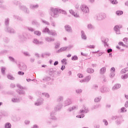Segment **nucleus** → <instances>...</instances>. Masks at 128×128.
<instances>
[{
	"label": "nucleus",
	"mask_w": 128,
	"mask_h": 128,
	"mask_svg": "<svg viewBox=\"0 0 128 128\" xmlns=\"http://www.w3.org/2000/svg\"><path fill=\"white\" fill-rule=\"evenodd\" d=\"M42 80L44 82H50L52 78L48 76H46L43 78Z\"/></svg>",
	"instance_id": "27"
},
{
	"label": "nucleus",
	"mask_w": 128,
	"mask_h": 128,
	"mask_svg": "<svg viewBox=\"0 0 128 128\" xmlns=\"http://www.w3.org/2000/svg\"><path fill=\"white\" fill-rule=\"evenodd\" d=\"M78 60V57L76 55L72 57V60Z\"/></svg>",
	"instance_id": "47"
},
{
	"label": "nucleus",
	"mask_w": 128,
	"mask_h": 128,
	"mask_svg": "<svg viewBox=\"0 0 128 128\" xmlns=\"http://www.w3.org/2000/svg\"><path fill=\"white\" fill-rule=\"evenodd\" d=\"M50 14L52 18H58L60 14H66V12L58 8H50Z\"/></svg>",
	"instance_id": "1"
},
{
	"label": "nucleus",
	"mask_w": 128,
	"mask_h": 128,
	"mask_svg": "<svg viewBox=\"0 0 128 128\" xmlns=\"http://www.w3.org/2000/svg\"><path fill=\"white\" fill-rule=\"evenodd\" d=\"M7 78H8V80H14V78L10 74H8Z\"/></svg>",
	"instance_id": "50"
},
{
	"label": "nucleus",
	"mask_w": 128,
	"mask_h": 128,
	"mask_svg": "<svg viewBox=\"0 0 128 128\" xmlns=\"http://www.w3.org/2000/svg\"><path fill=\"white\" fill-rule=\"evenodd\" d=\"M32 42L34 44H36L38 46L39 44H44V42H42V41H39L36 38H34Z\"/></svg>",
	"instance_id": "15"
},
{
	"label": "nucleus",
	"mask_w": 128,
	"mask_h": 128,
	"mask_svg": "<svg viewBox=\"0 0 128 128\" xmlns=\"http://www.w3.org/2000/svg\"><path fill=\"white\" fill-rule=\"evenodd\" d=\"M69 12L72 14V16H74V18H80V15L78 14L76 12H74V10H69Z\"/></svg>",
	"instance_id": "18"
},
{
	"label": "nucleus",
	"mask_w": 128,
	"mask_h": 128,
	"mask_svg": "<svg viewBox=\"0 0 128 128\" xmlns=\"http://www.w3.org/2000/svg\"><path fill=\"white\" fill-rule=\"evenodd\" d=\"M6 68L4 66L1 67V72L3 76H6Z\"/></svg>",
	"instance_id": "35"
},
{
	"label": "nucleus",
	"mask_w": 128,
	"mask_h": 128,
	"mask_svg": "<svg viewBox=\"0 0 128 128\" xmlns=\"http://www.w3.org/2000/svg\"><path fill=\"white\" fill-rule=\"evenodd\" d=\"M101 92H108V88L106 87H102V88H100V90Z\"/></svg>",
	"instance_id": "31"
},
{
	"label": "nucleus",
	"mask_w": 128,
	"mask_h": 128,
	"mask_svg": "<svg viewBox=\"0 0 128 128\" xmlns=\"http://www.w3.org/2000/svg\"><path fill=\"white\" fill-rule=\"evenodd\" d=\"M64 100V96H59L57 98V102H62Z\"/></svg>",
	"instance_id": "41"
},
{
	"label": "nucleus",
	"mask_w": 128,
	"mask_h": 128,
	"mask_svg": "<svg viewBox=\"0 0 128 128\" xmlns=\"http://www.w3.org/2000/svg\"><path fill=\"white\" fill-rule=\"evenodd\" d=\"M39 6L38 4H30V10H36V8H38Z\"/></svg>",
	"instance_id": "14"
},
{
	"label": "nucleus",
	"mask_w": 128,
	"mask_h": 128,
	"mask_svg": "<svg viewBox=\"0 0 128 128\" xmlns=\"http://www.w3.org/2000/svg\"><path fill=\"white\" fill-rule=\"evenodd\" d=\"M76 118H84V114L78 115L76 116Z\"/></svg>",
	"instance_id": "58"
},
{
	"label": "nucleus",
	"mask_w": 128,
	"mask_h": 128,
	"mask_svg": "<svg viewBox=\"0 0 128 128\" xmlns=\"http://www.w3.org/2000/svg\"><path fill=\"white\" fill-rule=\"evenodd\" d=\"M121 117L120 116H112V120H116V124L117 126H119V124H122V120H120Z\"/></svg>",
	"instance_id": "5"
},
{
	"label": "nucleus",
	"mask_w": 128,
	"mask_h": 128,
	"mask_svg": "<svg viewBox=\"0 0 128 128\" xmlns=\"http://www.w3.org/2000/svg\"><path fill=\"white\" fill-rule=\"evenodd\" d=\"M19 8L21 10H24L27 7L26 6H24V5H22V4H20L19 6H18Z\"/></svg>",
	"instance_id": "34"
},
{
	"label": "nucleus",
	"mask_w": 128,
	"mask_h": 128,
	"mask_svg": "<svg viewBox=\"0 0 128 128\" xmlns=\"http://www.w3.org/2000/svg\"><path fill=\"white\" fill-rule=\"evenodd\" d=\"M87 28L88 30H94L95 27L92 24H89L87 25Z\"/></svg>",
	"instance_id": "28"
},
{
	"label": "nucleus",
	"mask_w": 128,
	"mask_h": 128,
	"mask_svg": "<svg viewBox=\"0 0 128 128\" xmlns=\"http://www.w3.org/2000/svg\"><path fill=\"white\" fill-rule=\"evenodd\" d=\"M42 96L45 98H50V94H48V92H42Z\"/></svg>",
	"instance_id": "37"
},
{
	"label": "nucleus",
	"mask_w": 128,
	"mask_h": 128,
	"mask_svg": "<svg viewBox=\"0 0 128 128\" xmlns=\"http://www.w3.org/2000/svg\"><path fill=\"white\" fill-rule=\"evenodd\" d=\"M106 18V15L104 13H98L94 15V18L96 20H103Z\"/></svg>",
	"instance_id": "2"
},
{
	"label": "nucleus",
	"mask_w": 128,
	"mask_h": 128,
	"mask_svg": "<svg viewBox=\"0 0 128 128\" xmlns=\"http://www.w3.org/2000/svg\"><path fill=\"white\" fill-rule=\"evenodd\" d=\"M128 112V110H126V108L123 107L121 108L120 109L121 112Z\"/></svg>",
	"instance_id": "53"
},
{
	"label": "nucleus",
	"mask_w": 128,
	"mask_h": 128,
	"mask_svg": "<svg viewBox=\"0 0 128 128\" xmlns=\"http://www.w3.org/2000/svg\"><path fill=\"white\" fill-rule=\"evenodd\" d=\"M4 3V0H0V8H4V6L2 4Z\"/></svg>",
	"instance_id": "54"
},
{
	"label": "nucleus",
	"mask_w": 128,
	"mask_h": 128,
	"mask_svg": "<svg viewBox=\"0 0 128 128\" xmlns=\"http://www.w3.org/2000/svg\"><path fill=\"white\" fill-rule=\"evenodd\" d=\"M62 105L61 103H60L56 106V107L54 108V110H56V112H57L58 110H62Z\"/></svg>",
	"instance_id": "20"
},
{
	"label": "nucleus",
	"mask_w": 128,
	"mask_h": 128,
	"mask_svg": "<svg viewBox=\"0 0 128 128\" xmlns=\"http://www.w3.org/2000/svg\"><path fill=\"white\" fill-rule=\"evenodd\" d=\"M116 76V73L114 72H111L110 74V78H113Z\"/></svg>",
	"instance_id": "60"
},
{
	"label": "nucleus",
	"mask_w": 128,
	"mask_h": 128,
	"mask_svg": "<svg viewBox=\"0 0 128 128\" xmlns=\"http://www.w3.org/2000/svg\"><path fill=\"white\" fill-rule=\"evenodd\" d=\"M82 89H77L76 90V94H82Z\"/></svg>",
	"instance_id": "62"
},
{
	"label": "nucleus",
	"mask_w": 128,
	"mask_h": 128,
	"mask_svg": "<svg viewBox=\"0 0 128 128\" xmlns=\"http://www.w3.org/2000/svg\"><path fill=\"white\" fill-rule=\"evenodd\" d=\"M11 102H20V98H18V96H14V97H13L12 100H11Z\"/></svg>",
	"instance_id": "11"
},
{
	"label": "nucleus",
	"mask_w": 128,
	"mask_h": 128,
	"mask_svg": "<svg viewBox=\"0 0 128 128\" xmlns=\"http://www.w3.org/2000/svg\"><path fill=\"white\" fill-rule=\"evenodd\" d=\"M13 18H14V20H18V22H22V20H24V19L22 18L16 14L14 15Z\"/></svg>",
	"instance_id": "16"
},
{
	"label": "nucleus",
	"mask_w": 128,
	"mask_h": 128,
	"mask_svg": "<svg viewBox=\"0 0 128 128\" xmlns=\"http://www.w3.org/2000/svg\"><path fill=\"white\" fill-rule=\"evenodd\" d=\"M116 14L117 16H122V14H124V12L122 10H118L116 12Z\"/></svg>",
	"instance_id": "43"
},
{
	"label": "nucleus",
	"mask_w": 128,
	"mask_h": 128,
	"mask_svg": "<svg viewBox=\"0 0 128 128\" xmlns=\"http://www.w3.org/2000/svg\"><path fill=\"white\" fill-rule=\"evenodd\" d=\"M42 24H46V26L50 25V22H48L46 20H42Z\"/></svg>",
	"instance_id": "49"
},
{
	"label": "nucleus",
	"mask_w": 128,
	"mask_h": 128,
	"mask_svg": "<svg viewBox=\"0 0 128 128\" xmlns=\"http://www.w3.org/2000/svg\"><path fill=\"white\" fill-rule=\"evenodd\" d=\"M5 28H8L10 26V19L8 18H7L5 19Z\"/></svg>",
	"instance_id": "30"
},
{
	"label": "nucleus",
	"mask_w": 128,
	"mask_h": 128,
	"mask_svg": "<svg viewBox=\"0 0 128 128\" xmlns=\"http://www.w3.org/2000/svg\"><path fill=\"white\" fill-rule=\"evenodd\" d=\"M64 28L68 32H72V26H70L66 24L64 26Z\"/></svg>",
	"instance_id": "12"
},
{
	"label": "nucleus",
	"mask_w": 128,
	"mask_h": 128,
	"mask_svg": "<svg viewBox=\"0 0 128 128\" xmlns=\"http://www.w3.org/2000/svg\"><path fill=\"white\" fill-rule=\"evenodd\" d=\"M102 100V96H100L99 97H97L94 98V102H98L100 100Z\"/></svg>",
	"instance_id": "45"
},
{
	"label": "nucleus",
	"mask_w": 128,
	"mask_h": 128,
	"mask_svg": "<svg viewBox=\"0 0 128 128\" xmlns=\"http://www.w3.org/2000/svg\"><path fill=\"white\" fill-rule=\"evenodd\" d=\"M16 86L18 88H20V90L17 91L18 94L20 96H24V94H26V91L22 90H28V88L26 87L21 86L20 84H17Z\"/></svg>",
	"instance_id": "3"
},
{
	"label": "nucleus",
	"mask_w": 128,
	"mask_h": 128,
	"mask_svg": "<svg viewBox=\"0 0 128 128\" xmlns=\"http://www.w3.org/2000/svg\"><path fill=\"white\" fill-rule=\"evenodd\" d=\"M112 2V4H118V1L116 0H113L112 1H110Z\"/></svg>",
	"instance_id": "64"
},
{
	"label": "nucleus",
	"mask_w": 128,
	"mask_h": 128,
	"mask_svg": "<svg viewBox=\"0 0 128 128\" xmlns=\"http://www.w3.org/2000/svg\"><path fill=\"white\" fill-rule=\"evenodd\" d=\"M54 116H56L54 112H52L50 113L51 119L54 120H56V117Z\"/></svg>",
	"instance_id": "23"
},
{
	"label": "nucleus",
	"mask_w": 128,
	"mask_h": 128,
	"mask_svg": "<svg viewBox=\"0 0 128 128\" xmlns=\"http://www.w3.org/2000/svg\"><path fill=\"white\" fill-rule=\"evenodd\" d=\"M91 78H92V76H86L84 78L86 82H88L90 80Z\"/></svg>",
	"instance_id": "36"
},
{
	"label": "nucleus",
	"mask_w": 128,
	"mask_h": 128,
	"mask_svg": "<svg viewBox=\"0 0 128 128\" xmlns=\"http://www.w3.org/2000/svg\"><path fill=\"white\" fill-rule=\"evenodd\" d=\"M26 14H30V9L28 8V7H26V9L24 10Z\"/></svg>",
	"instance_id": "59"
},
{
	"label": "nucleus",
	"mask_w": 128,
	"mask_h": 128,
	"mask_svg": "<svg viewBox=\"0 0 128 128\" xmlns=\"http://www.w3.org/2000/svg\"><path fill=\"white\" fill-rule=\"evenodd\" d=\"M4 128H12V124L10 122L6 123Z\"/></svg>",
	"instance_id": "38"
},
{
	"label": "nucleus",
	"mask_w": 128,
	"mask_h": 128,
	"mask_svg": "<svg viewBox=\"0 0 128 128\" xmlns=\"http://www.w3.org/2000/svg\"><path fill=\"white\" fill-rule=\"evenodd\" d=\"M4 31L8 34H16V30L10 26L8 27H5Z\"/></svg>",
	"instance_id": "6"
},
{
	"label": "nucleus",
	"mask_w": 128,
	"mask_h": 128,
	"mask_svg": "<svg viewBox=\"0 0 128 128\" xmlns=\"http://www.w3.org/2000/svg\"><path fill=\"white\" fill-rule=\"evenodd\" d=\"M61 62L62 64H66V58H64L61 60Z\"/></svg>",
	"instance_id": "57"
},
{
	"label": "nucleus",
	"mask_w": 128,
	"mask_h": 128,
	"mask_svg": "<svg viewBox=\"0 0 128 128\" xmlns=\"http://www.w3.org/2000/svg\"><path fill=\"white\" fill-rule=\"evenodd\" d=\"M44 100L42 98H39L38 99L37 101L36 102H35L34 104L35 106H42V104H44Z\"/></svg>",
	"instance_id": "9"
},
{
	"label": "nucleus",
	"mask_w": 128,
	"mask_h": 128,
	"mask_svg": "<svg viewBox=\"0 0 128 128\" xmlns=\"http://www.w3.org/2000/svg\"><path fill=\"white\" fill-rule=\"evenodd\" d=\"M49 34L50 36H58V33L54 30H50Z\"/></svg>",
	"instance_id": "19"
},
{
	"label": "nucleus",
	"mask_w": 128,
	"mask_h": 128,
	"mask_svg": "<svg viewBox=\"0 0 128 128\" xmlns=\"http://www.w3.org/2000/svg\"><path fill=\"white\" fill-rule=\"evenodd\" d=\"M106 72V67H103L100 69V74H104Z\"/></svg>",
	"instance_id": "32"
},
{
	"label": "nucleus",
	"mask_w": 128,
	"mask_h": 128,
	"mask_svg": "<svg viewBox=\"0 0 128 128\" xmlns=\"http://www.w3.org/2000/svg\"><path fill=\"white\" fill-rule=\"evenodd\" d=\"M50 29L48 28H46L42 30V32H48V34H50Z\"/></svg>",
	"instance_id": "39"
},
{
	"label": "nucleus",
	"mask_w": 128,
	"mask_h": 128,
	"mask_svg": "<svg viewBox=\"0 0 128 128\" xmlns=\"http://www.w3.org/2000/svg\"><path fill=\"white\" fill-rule=\"evenodd\" d=\"M23 54L26 56H30V54L28 52H23Z\"/></svg>",
	"instance_id": "55"
},
{
	"label": "nucleus",
	"mask_w": 128,
	"mask_h": 128,
	"mask_svg": "<svg viewBox=\"0 0 128 128\" xmlns=\"http://www.w3.org/2000/svg\"><path fill=\"white\" fill-rule=\"evenodd\" d=\"M19 68L20 70H26V65L25 64H22L20 66Z\"/></svg>",
	"instance_id": "22"
},
{
	"label": "nucleus",
	"mask_w": 128,
	"mask_h": 128,
	"mask_svg": "<svg viewBox=\"0 0 128 128\" xmlns=\"http://www.w3.org/2000/svg\"><path fill=\"white\" fill-rule=\"evenodd\" d=\"M4 42L6 44L10 42V39L6 37L4 38Z\"/></svg>",
	"instance_id": "52"
},
{
	"label": "nucleus",
	"mask_w": 128,
	"mask_h": 128,
	"mask_svg": "<svg viewBox=\"0 0 128 128\" xmlns=\"http://www.w3.org/2000/svg\"><path fill=\"white\" fill-rule=\"evenodd\" d=\"M81 36L82 40H86L87 38L86 35V34L84 30L81 31Z\"/></svg>",
	"instance_id": "21"
},
{
	"label": "nucleus",
	"mask_w": 128,
	"mask_h": 128,
	"mask_svg": "<svg viewBox=\"0 0 128 128\" xmlns=\"http://www.w3.org/2000/svg\"><path fill=\"white\" fill-rule=\"evenodd\" d=\"M50 22L51 24V26H53V28H56V22H54V20H50Z\"/></svg>",
	"instance_id": "44"
},
{
	"label": "nucleus",
	"mask_w": 128,
	"mask_h": 128,
	"mask_svg": "<svg viewBox=\"0 0 128 128\" xmlns=\"http://www.w3.org/2000/svg\"><path fill=\"white\" fill-rule=\"evenodd\" d=\"M128 78V73L121 76L122 80H126Z\"/></svg>",
	"instance_id": "42"
},
{
	"label": "nucleus",
	"mask_w": 128,
	"mask_h": 128,
	"mask_svg": "<svg viewBox=\"0 0 128 128\" xmlns=\"http://www.w3.org/2000/svg\"><path fill=\"white\" fill-rule=\"evenodd\" d=\"M102 42L104 44V46L105 48H110V45L108 44V38H105L104 39H102Z\"/></svg>",
	"instance_id": "8"
},
{
	"label": "nucleus",
	"mask_w": 128,
	"mask_h": 128,
	"mask_svg": "<svg viewBox=\"0 0 128 128\" xmlns=\"http://www.w3.org/2000/svg\"><path fill=\"white\" fill-rule=\"evenodd\" d=\"M8 58L10 62H16V60H14V57L10 56L8 57Z\"/></svg>",
	"instance_id": "48"
},
{
	"label": "nucleus",
	"mask_w": 128,
	"mask_h": 128,
	"mask_svg": "<svg viewBox=\"0 0 128 128\" xmlns=\"http://www.w3.org/2000/svg\"><path fill=\"white\" fill-rule=\"evenodd\" d=\"M122 85L120 84H116L112 87V90H118L120 88Z\"/></svg>",
	"instance_id": "13"
},
{
	"label": "nucleus",
	"mask_w": 128,
	"mask_h": 128,
	"mask_svg": "<svg viewBox=\"0 0 128 128\" xmlns=\"http://www.w3.org/2000/svg\"><path fill=\"white\" fill-rule=\"evenodd\" d=\"M66 50H68V48L66 47H62V48H61L58 50H57L56 52L58 54L60 52H64V51Z\"/></svg>",
	"instance_id": "26"
},
{
	"label": "nucleus",
	"mask_w": 128,
	"mask_h": 128,
	"mask_svg": "<svg viewBox=\"0 0 128 128\" xmlns=\"http://www.w3.org/2000/svg\"><path fill=\"white\" fill-rule=\"evenodd\" d=\"M45 40L46 42H54V38H52V37H46Z\"/></svg>",
	"instance_id": "29"
},
{
	"label": "nucleus",
	"mask_w": 128,
	"mask_h": 128,
	"mask_svg": "<svg viewBox=\"0 0 128 128\" xmlns=\"http://www.w3.org/2000/svg\"><path fill=\"white\" fill-rule=\"evenodd\" d=\"M8 116V113L6 112H4L2 113V116Z\"/></svg>",
	"instance_id": "56"
},
{
	"label": "nucleus",
	"mask_w": 128,
	"mask_h": 128,
	"mask_svg": "<svg viewBox=\"0 0 128 128\" xmlns=\"http://www.w3.org/2000/svg\"><path fill=\"white\" fill-rule=\"evenodd\" d=\"M72 104V99L68 98L66 99L64 102V106H70Z\"/></svg>",
	"instance_id": "7"
},
{
	"label": "nucleus",
	"mask_w": 128,
	"mask_h": 128,
	"mask_svg": "<svg viewBox=\"0 0 128 128\" xmlns=\"http://www.w3.org/2000/svg\"><path fill=\"white\" fill-rule=\"evenodd\" d=\"M100 108V104H96V105H94L92 108V110H96V108Z\"/></svg>",
	"instance_id": "46"
},
{
	"label": "nucleus",
	"mask_w": 128,
	"mask_h": 128,
	"mask_svg": "<svg viewBox=\"0 0 128 128\" xmlns=\"http://www.w3.org/2000/svg\"><path fill=\"white\" fill-rule=\"evenodd\" d=\"M122 28V25H120V26H116L114 27V30L116 32V34H120V29Z\"/></svg>",
	"instance_id": "10"
},
{
	"label": "nucleus",
	"mask_w": 128,
	"mask_h": 128,
	"mask_svg": "<svg viewBox=\"0 0 128 128\" xmlns=\"http://www.w3.org/2000/svg\"><path fill=\"white\" fill-rule=\"evenodd\" d=\"M18 38L20 40H22V42H24L25 40H26V36L24 34L19 35Z\"/></svg>",
	"instance_id": "17"
},
{
	"label": "nucleus",
	"mask_w": 128,
	"mask_h": 128,
	"mask_svg": "<svg viewBox=\"0 0 128 128\" xmlns=\"http://www.w3.org/2000/svg\"><path fill=\"white\" fill-rule=\"evenodd\" d=\"M98 85H96V84H94L92 86V90H98Z\"/></svg>",
	"instance_id": "61"
},
{
	"label": "nucleus",
	"mask_w": 128,
	"mask_h": 128,
	"mask_svg": "<svg viewBox=\"0 0 128 128\" xmlns=\"http://www.w3.org/2000/svg\"><path fill=\"white\" fill-rule=\"evenodd\" d=\"M6 52H8V50H3L1 52H0V54H6Z\"/></svg>",
	"instance_id": "63"
},
{
	"label": "nucleus",
	"mask_w": 128,
	"mask_h": 128,
	"mask_svg": "<svg viewBox=\"0 0 128 128\" xmlns=\"http://www.w3.org/2000/svg\"><path fill=\"white\" fill-rule=\"evenodd\" d=\"M32 24L33 26H37V28L40 26V22H38L36 20H33L32 22Z\"/></svg>",
	"instance_id": "24"
},
{
	"label": "nucleus",
	"mask_w": 128,
	"mask_h": 128,
	"mask_svg": "<svg viewBox=\"0 0 128 128\" xmlns=\"http://www.w3.org/2000/svg\"><path fill=\"white\" fill-rule=\"evenodd\" d=\"M12 2L13 4H15L16 6H18V4H19V6H20V2L16 0H14L12 1Z\"/></svg>",
	"instance_id": "40"
},
{
	"label": "nucleus",
	"mask_w": 128,
	"mask_h": 128,
	"mask_svg": "<svg viewBox=\"0 0 128 128\" xmlns=\"http://www.w3.org/2000/svg\"><path fill=\"white\" fill-rule=\"evenodd\" d=\"M34 34L36 36H40L42 34L40 31H34Z\"/></svg>",
	"instance_id": "51"
},
{
	"label": "nucleus",
	"mask_w": 128,
	"mask_h": 128,
	"mask_svg": "<svg viewBox=\"0 0 128 128\" xmlns=\"http://www.w3.org/2000/svg\"><path fill=\"white\" fill-rule=\"evenodd\" d=\"M78 110V106H74L72 107H70L68 108V111L72 112V110Z\"/></svg>",
	"instance_id": "25"
},
{
	"label": "nucleus",
	"mask_w": 128,
	"mask_h": 128,
	"mask_svg": "<svg viewBox=\"0 0 128 128\" xmlns=\"http://www.w3.org/2000/svg\"><path fill=\"white\" fill-rule=\"evenodd\" d=\"M86 72L88 74H94V70L92 68H88L86 70Z\"/></svg>",
	"instance_id": "33"
},
{
	"label": "nucleus",
	"mask_w": 128,
	"mask_h": 128,
	"mask_svg": "<svg viewBox=\"0 0 128 128\" xmlns=\"http://www.w3.org/2000/svg\"><path fill=\"white\" fill-rule=\"evenodd\" d=\"M80 8L84 14H88V12H90V8L85 4H82L80 6Z\"/></svg>",
	"instance_id": "4"
}]
</instances>
